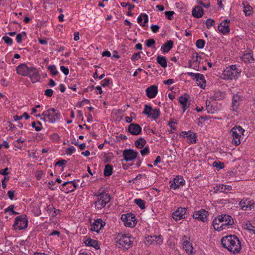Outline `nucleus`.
<instances>
[{"mask_svg": "<svg viewBox=\"0 0 255 255\" xmlns=\"http://www.w3.org/2000/svg\"><path fill=\"white\" fill-rule=\"evenodd\" d=\"M221 244L224 248L234 254L239 253L241 250L240 241L235 235H230L223 237L221 240Z\"/></svg>", "mask_w": 255, "mask_h": 255, "instance_id": "nucleus-1", "label": "nucleus"}, {"mask_svg": "<svg viewBox=\"0 0 255 255\" xmlns=\"http://www.w3.org/2000/svg\"><path fill=\"white\" fill-rule=\"evenodd\" d=\"M234 224L233 218L227 214H222L216 217L213 220L212 225L215 230L218 231L228 229Z\"/></svg>", "mask_w": 255, "mask_h": 255, "instance_id": "nucleus-2", "label": "nucleus"}, {"mask_svg": "<svg viewBox=\"0 0 255 255\" xmlns=\"http://www.w3.org/2000/svg\"><path fill=\"white\" fill-rule=\"evenodd\" d=\"M116 240L118 247L128 249L132 247L133 238L129 234L119 233L116 236Z\"/></svg>", "mask_w": 255, "mask_h": 255, "instance_id": "nucleus-3", "label": "nucleus"}, {"mask_svg": "<svg viewBox=\"0 0 255 255\" xmlns=\"http://www.w3.org/2000/svg\"><path fill=\"white\" fill-rule=\"evenodd\" d=\"M41 116H43L42 119L45 122L54 123L60 119V114L57 110L51 108L44 111Z\"/></svg>", "mask_w": 255, "mask_h": 255, "instance_id": "nucleus-4", "label": "nucleus"}, {"mask_svg": "<svg viewBox=\"0 0 255 255\" xmlns=\"http://www.w3.org/2000/svg\"><path fill=\"white\" fill-rule=\"evenodd\" d=\"M241 72V69L237 68L236 65H232L224 70L223 73V78L225 80H232L233 79L238 78Z\"/></svg>", "mask_w": 255, "mask_h": 255, "instance_id": "nucleus-5", "label": "nucleus"}, {"mask_svg": "<svg viewBox=\"0 0 255 255\" xmlns=\"http://www.w3.org/2000/svg\"><path fill=\"white\" fill-rule=\"evenodd\" d=\"M94 195L97 197V200L94 202V205L98 210H101L105 207L111 200L110 196L106 192H102L99 195L95 194Z\"/></svg>", "mask_w": 255, "mask_h": 255, "instance_id": "nucleus-6", "label": "nucleus"}, {"mask_svg": "<svg viewBox=\"0 0 255 255\" xmlns=\"http://www.w3.org/2000/svg\"><path fill=\"white\" fill-rule=\"evenodd\" d=\"M244 131L245 130L241 126H236L232 128L230 133L233 136L232 142L233 144L237 146L241 143V138Z\"/></svg>", "mask_w": 255, "mask_h": 255, "instance_id": "nucleus-7", "label": "nucleus"}, {"mask_svg": "<svg viewBox=\"0 0 255 255\" xmlns=\"http://www.w3.org/2000/svg\"><path fill=\"white\" fill-rule=\"evenodd\" d=\"M28 220L26 216L22 215L15 218L13 227L15 229L22 230L27 227Z\"/></svg>", "mask_w": 255, "mask_h": 255, "instance_id": "nucleus-8", "label": "nucleus"}, {"mask_svg": "<svg viewBox=\"0 0 255 255\" xmlns=\"http://www.w3.org/2000/svg\"><path fill=\"white\" fill-rule=\"evenodd\" d=\"M121 220L127 227H133L136 224L135 215L133 214H123L121 217Z\"/></svg>", "mask_w": 255, "mask_h": 255, "instance_id": "nucleus-9", "label": "nucleus"}, {"mask_svg": "<svg viewBox=\"0 0 255 255\" xmlns=\"http://www.w3.org/2000/svg\"><path fill=\"white\" fill-rule=\"evenodd\" d=\"M26 77H28L33 83L39 82L41 78L38 70L34 67H30Z\"/></svg>", "mask_w": 255, "mask_h": 255, "instance_id": "nucleus-10", "label": "nucleus"}, {"mask_svg": "<svg viewBox=\"0 0 255 255\" xmlns=\"http://www.w3.org/2000/svg\"><path fill=\"white\" fill-rule=\"evenodd\" d=\"M61 186H62V188L61 190L67 193L73 192L78 187V185L74 181L65 182Z\"/></svg>", "mask_w": 255, "mask_h": 255, "instance_id": "nucleus-11", "label": "nucleus"}, {"mask_svg": "<svg viewBox=\"0 0 255 255\" xmlns=\"http://www.w3.org/2000/svg\"><path fill=\"white\" fill-rule=\"evenodd\" d=\"M239 205L243 210H250L255 208V201L248 199H242L239 203Z\"/></svg>", "mask_w": 255, "mask_h": 255, "instance_id": "nucleus-12", "label": "nucleus"}, {"mask_svg": "<svg viewBox=\"0 0 255 255\" xmlns=\"http://www.w3.org/2000/svg\"><path fill=\"white\" fill-rule=\"evenodd\" d=\"M138 153L133 149H125L123 151V156L126 161H132L137 157Z\"/></svg>", "mask_w": 255, "mask_h": 255, "instance_id": "nucleus-13", "label": "nucleus"}, {"mask_svg": "<svg viewBox=\"0 0 255 255\" xmlns=\"http://www.w3.org/2000/svg\"><path fill=\"white\" fill-rule=\"evenodd\" d=\"M106 223L101 219H97L91 224L90 230L92 231L99 233L100 230L105 226Z\"/></svg>", "mask_w": 255, "mask_h": 255, "instance_id": "nucleus-14", "label": "nucleus"}, {"mask_svg": "<svg viewBox=\"0 0 255 255\" xmlns=\"http://www.w3.org/2000/svg\"><path fill=\"white\" fill-rule=\"evenodd\" d=\"M208 215V212L204 209L199 211H195L193 215V218L195 220L201 221L205 222L207 221V217Z\"/></svg>", "mask_w": 255, "mask_h": 255, "instance_id": "nucleus-15", "label": "nucleus"}, {"mask_svg": "<svg viewBox=\"0 0 255 255\" xmlns=\"http://www.w3.org/2000/svg\"><path fill=\"white\" fill-rule=\"evenodd\" d=\"M186 212L185 208L179 207L172 213V218L176 221L185 218L184 215Z\"/></svg>", "mask_w": 255, "mask_h": 255, "instance_id": "nucleus-16", "label": "nucleus"}, {"mask_svg": "<svg viewBox=\"0 0 255 255\" xmlns=\"http://www.w3.org/2000/svg\"><path fill=\"white\" fill-rule=\"evenodd\" d=\"M242 101L241 97L239 95H234L232 98L231 109L233 112H237Z\"/></svg>", "mask_w": 255, "mask_h": 255, "instance_id": "nucleus-17", "label": "nucleus"}, {"mask_svg": "<svg viewBox=\"0 0 255 255\" xmlns=\"http://www.w3.org/2000/svg\"><path fill=\"white\" fill-rule=\"evenodd\" d=\"M230 20L226 19L223 21L218 26V30L223 34H226L230 32L229 23Z\"/></svg>", "mask_w": 255, "mask_h": 255, "instance_id": "nucleus-18", "label": "nucleus"}, {"mask_svg": "<svg viewBox=\"0 0 255 255\" xmlns=\"http://www.w3.org/2000/svg\"><path fill=\"white\" fill-rule=\"evenodd\" d=\"M141 127L137 124H130L128 127V131L132 135H139L141 132Z\"/></svg>", "mask_w": 255, "mask_h": 255, "instance_id": "nucleus-19", "label": "nucleus"}, {"mask_svg": "<svg viewBox=\"0 0 255 255\" xmlns=\"http://www.w3.org/2000/svg\"><path fill=\"white\" fill-rule=\"evenodd\" d=\"M29 69L30 67L25 63L21 64L16 67L17 74L22 76H27Z\"/></svg>", "mask_w": 255, "mask_h": 255, "instance_id": "nucleus-20", "label": "nucleus"}, {"mask_svg": "<svg viewBox=\"0 0 255 255\" xmlns=\"http://www.w3.org/2000/svg\"><path fill=\"white\" fill-rule=\"evenodd\" d=\"M201 59V57L199 56L197 53H196L195 55H193L192 60L189 62V67H192L193 66L194 69L198 70L197 68L199 67Z\"/></svg>", "mask_w": 255, "mask_h": 255, "instance_id": "nucleus-21", "label": "nucleus"}, {"mask_svg": "<svg viewBox=\"0 0 255 255\" xmlns=\"http://www.w3.org/2000/svg\"><path fill=\"white\" fill-rule=\"evenodd\" d=\"M157 92L158 87L154 85L148 87L146 90V95L150 99L154 98L157 94Z\"/></svg>", "mask_w": 255, "mask_h": 255, "instance_id": "nucleus-22", "label": "nucleus"}, {"mask_svg": "<svg viewBox=\"0 0 255 255\" xmlns=\"http://www.w3.org/2000/svg\"><path fill=\"white\" fill-rule=\"evenodd\" d=\"M242 60L245 63H252L255 61L253 53L252 51L244 53L241 57Z\"/></svg>", "mask_w": 255, "mask_h": 255, "instance_id": "nucleus-23", "label": "nucleus"}, {"mask_svg": "<svg viewBox=\"0 0 255 255\" xmlns=\"http://www.w3.org/2000/svg\"><path fill=\"white\" fill-rule=\"evenodd\" d=\"M173 46V42L171 40H168L162 45L161 50L162 53H167L172 49Z\"/></svg>", "mask_w": 255, "mask_h": 255, "instance_id": "nucleus-24", "label": "nucleus"}, {"mask_svg": "<svg viewBox=\"0 0 255 255\" xmlns=\"http://www.w3.org/2000/svg\"><path fill=\"white\" fill-rule=\"evenodd\" d=\"M188 96L185 94L184 96H180L179 97V102L182 106L183 112H185L187 109L189 107V104H187L188 100Z\"/></svg>", "mask_w": 255, "mask_h": 255, "instance_id": "nucleus-25", "label": "nucleus"}, {"mask_svg": "<svg viewBox=\"0 0 255 255\" xmlns=\"http://www.w3.org/2000/svg\"><path fill=\"white\" fill-rule=\"evenodd\" d=\"M84 243L86 246L92 247L96 249H99L98 242L96 240H92L90 238H88L84 241Z\"/></svg>", "mask_w": 255, "mask_h": 255, "instance_id": "nucleus-26", "label": "nucleus"}, {"mask_svg": "<svg viewBox=\"0 0 255 255\" xmlns=\"http://www.w3.org/2000/svg\"><path fill=\"white\" fill-rule=\"evenodd\" d=\"M203 9L200 6H196L192 10V15L194 17L200 18L203 15Z\"/></svg>", "mask_w": 255, "mask_h": 255, "instance_id": "nucleus-27", "label": "nucleus"}, {"mask_svg": "<svg viewBox=\"0 0 255 255\" xmlns=\"http://www.w3.org/2000/svg\"><path fill=\"white\" fill-rule=\"evenodd\" d=\"M182 133L183 135H186L188 138L190 140V143H195L196 142L197 136L196 133H193L191 131H183Z\"/></svg>", "mask_w": 255, "mask_h": 255, "instance_id": "nucleus-28", "label": "nucleus"}, {"mask_svg": "<svg viewBox=\"0 0 255 255\" xmlns=\"http://www.w3.org/2000/svg\"><path fill=\"white\" fill-rule=\"evenodd\" d=\"M183 248L188 253L192 254L193 253V248L192 244L188 241H184L183 242Z\"/></svg>", "mask_w": 255, "mask_h": 255, "instance_id": "nucleus-29", "label": "nucleus"}, {"mask_svg": "<svg viewBox=\"0 0 255 255\" xmlns=\"http://www.w3.org/2000/svg\"><path fill=\"white\" fill-rule=\"evenodd\" d=\"M216 190L220 192L227 193L232 189L231 186L222 184L221 185L216 186Z\"/></svg>", "mask_w": 255, "mask_h": 255, "instance_id": "nucleus-30", "label": "nucleus"}, {"mask_svg": "<svg viewBox=\"0 0 255 255\" xmlns=\"http://www.w3.org/2000/svg\"><path fill=\"white\" fill-rule=\"evenodd\" d=\"M244 12L246 16H250L252 14V7L247 2H243Z\"/></svg>", "mask_w": 255, "mask_h": 255, "instance_id": "nucleus-31", "label": "nucleus"}, {"mask_svg": "<svg viewBox=\"0 0 255 255\" xmlns=\"http://www.w3.org/2000/svg\"><path fill=\"white\" fill-rule=\"evenodd\" d=\"M157 62L163 68H166L167 67V60L165 57L163 56L159 55L156 58Z\"/></svg>", "mask_w": 255, "mask_h": 255, "instance_id": "nucleus-32", "label": "nucleus"}, {"mask_svg": "<svg viewBox=\"0 0 255 255\" xmlns=\"http://www.w3.org/2000/svg\"><path fill=\"white\" fill-rule=\"evenodd\" d=\"M146 143V140L142 137H140L134 141V144L137 148H142Z\"/></svg>", "mask_w": 255, "mask_h": 255, "instance_id": "nucleus-33", "label": "nucleus"}, {"mask_svg": "<svg viewBox=\"0 0 255 255\" xmlns=\"http://www.w3.org/2000/svg\"><path fill=\"white\" fill-rule=\"evenodd\" d=\"M113 173V166L110 164H107L105 166L104 175L105 176H110Z\"/></svg>", "mask_w": 255, "mask_h": 255, "instance_id": "nucleus-34", "label": "nucleus"}, {"mask_svg": "<svg viewBox=\"0 0 255 255\" xmlns=\"http://www.w3.org/2000/svg\"><path fill=\"white\" fill-rule=\"evenodd\" d=\"M224 97L223 93L220 91H216L212 96L211 98L215 101L222 100Z\"/></svg>", "mask_w": 255, "mask_h": 255, "instance_id": "nucleus-35", "label": "nucleus"}, {"mask_svg": "<svg viewBox=\"0 0 255 255\" xmlns=\"http://www.w3.org/2000/svg\"><path fill=\"white\" fill-rule=\"evenodd\" d=\"M134 202L141 209H144L145 208V201L141 199H135Z\"/></svg>", "mask_w": 255, "mask_h": 255, "instance_id": "nucleus-36", "label": "nucleus"}, {"mask_svg": "<svg viewBox=\"0 0 255 255\" xmlns=\"http://www.w3.org/2000/svg\"><path fill=\"white\" fill-rule=\"evenodd\" d=\"M160 111L159 109H152V111L151 112V116H152V119L154 120L157 119L160 116Z\"/></svg>", "mask_w": 255, "mask_h": 255, "instance_id": "nucleus-37", "label": "nucleus"}, {"mask_svg": "<svg viewBox=\"0 0 255 255\" xmlns=\"http://www.w3.org/2000/svg\"><path fill=\"white\" fill-rule=\"evenodd\" d=\"M152 111V108L150 106L145 105L144 106V109L143 111V114L147 115L148 117L151 116V112Z\"/></svg>", "mask_w": 255, "mask_h": 255, "instance_id": "nucleus-38", "label": "nucleus"}, {"mask_svg": "<svg viewBox=\"0 0 255 255\" xmlns=\"http://www.w3.org/2000/svg\"><path fill=\"white\" fill-rule=\"evenodd\" d=\"M48 70L53 76H55L58 73V71L57 70L56 66L54 65L49 66L48 67Z\"/></svg>", "mask_w": 255, "mask_h": 255, "instance_id": "nucleus-39", "label": "nucleus"}, {"mask_svg": "<svg viewBox=\"0 0 255 255\" xmlns=\"http://www.w3.org/2000/svg\"><path fill=\"white\" fill-rule=\"evenodd\" d=\"M196 79L197 81H200L201 82L203 83V84H201L200 85V87L201 88L203 87L204 84V86H205L206 81L205 79V77L203 74L199 73L198 75H197V77H196Z\"/></svg>", "mask_w": 255, "mask_h": 255, "instance_id": "nucleus-40", "label": "nucleus"}, {"mask_svg": "<svg viewBox=\"0 0 255 255\" xmlns=\"http://www.w3.org/2000/svg\"><path fill=\"white\" fill-rule=\"evenodd\" d=\"M205 44V41L203 39H200L196 41V46L199 49H202L204 48Z\"/></svg>", "mask_w": 255, "mask_h": 255, "instance_id": "nucleus-41", "label": "nucleus"}, {"mask_svg": "<svg viewBox=\"0 0 255 255\" xmlns=\"http://www.w3.org/2000/svg\"><path fill=\"white\" fill-rule=\"evenodd\" d=\"M178 181H179V179L174 178V179L173 180V182L170 185V188L173 189L174 190L178 188L179 187V185L178 184H177Z\"/></svg>", "mask_w": 255, "mask_h": 255, "instance_id": "nucleus-42", "label": "nucleus"}, {"mask_svg": "<svg viewBox=\"0 0 255 255\" xmlns=\"http://www.w3.org/2000/svg\"><path fill=\"white\" fill-rule=\"evenodd\" d=\"M24 35L26 36V33L24 31L21 32V33H18L16 36V40L18 43H21L22 42V36Z\"/></svg>", "mask_w": 255, "mask_h": 255, "instance_id": "nucleus-43", "label": "nucleus"}, {"mask_svg": "<svg viewBox=\"0 0 255 255\" xmlns=\"http://www.w3.org/2000/svg\"><path fill=\"white\" fill-rule=\"evenodd\" d=\"M2 40L8 45H11L13 43L12 39L7 36H3Z\"/></svg>", "mask_w": 255, "mask_h": 255, "instance_id": "nucleus-44", "label": "nucleus"}, {"mask_svg": "<svg viewBox=\"0 0 255 255\" xmlns=\"http://www.w3.org/2000/svg\"><path fill=\"white\" fill-rule=\"evenodd\" d=\"M214 167H216L218 169H221L224 167V164L220 162L214 161L213 163Z\"/></svg>", "mask_w": 255, "mask_h": 255, "instance_id": "nucleus-45", "label": "nucleus"}, {"mask_svg": "<svg viewBox=\"0 0 255 255\" xmlns=\"http://www.w3.org/2000/svg\"><path fill=\"white\" fill-rule=\"evenodd\" d=\"M211 102L210 101L207 100L206 102V109L208 113L213 114L214 113V111H212V106H210Z\"/></svg>", "mask_w": 255, "mask_h": 255, "instance_id": "nucleus-46", "label": "nucleus"}, {"mask_svg": "<svg viewBox=\"0 0 255 255\" xmlns=\"http://www.w3.org/2000/svg\"><path fill=\"white\" fill-rule=\"evenodd\" d=\"M215 23V21L211 18L208 19L206 21V27L208 29H209L211 26L213 25Z\"/></svg>", "mask_w": 255, "mask_h": 255, "instance_id": "nucleus-47", "label": "nucleus"}, {"mask_svg": "<svg viewBox=\"0 0 255 255\" xmlns=\"http://www.w3.org/2000/svg\"><path fill=\"white\" fill-rule=\"evenodd\" d=\"M141 58L140 52L135 53L132 56L131 59L133 61H135Z\"/></svg>", "mask_w": 255, "mask_h": 255, "instance_id": "nucleus-48", "label": "nucleus"}, {"mask_svg": "<svg viewBox=\"0 0 255 255\" xmlns=\"http://www.w3.org/2000/svg\"><path fill=\"white\" fill-rule=\"evenodd\" d=\"M76 150L74 146H70L68 147L66 150V153L67 155H71L73 153H74Z\"/></svg>", "mask_w": 255, "mask_h": 255, "instance_id": "nucleus-49", "label": "nucleus"}, {"mask_svg": "<svg viewBox=\"0 0 255 255\" xmlns=\"http://www.w3.org/2000/svg\"><path fill=\"white\" fill-rule=\"evenodd\" d=\"M149 153V148L148 146L144 147V149L140 150V153L142 156H144L147 155Z\"/></svg>", "mask_w": 255, "mask_h": 255, "instance_id": "nucleus-50", "label": "nucleus"}, {"mask_svg": "<svg viewBox=\"0 0 255 255\" xmlns=\"http://www.w3.org/2000/svg\"><path fill=\"white\" fill-rule=\"evenodd\" d=\"M110 78H105L101 82V84L102 86L106 87L110 84Z\"/></svg>", "mask_w": 255, "mask_h": 255, "instance_id": "nucleus-51", "label": "nucleus"}, {"mask_svg": "<svg viewBox=\"0 0 255 255\" xmlns=\"http://www.w3.org/2000/svg\"><path fill=\"white\" fill-rule=\"evenodd\" d=\"M210 117L208 116H202L199 118V123L202 124L203 122L210 119Z\"/></svg>", "mask_w": 255, "mask_h": 255, "instance_id": "nucleus-52", "label": "nucleus"}, {"mask_svg": "<svg viewBox=\"0 0 255 255\" xmlns=\"http://www.w3.org/2000/svg\"><path fill=\"white\" fill-rule=\"evenodd\" d=\"M155 43V41L153 39H149L146 41V46L148 47H151L152 45H154Z\"/></svg>", "mask_w": 255, "mask_h": 255, "instance_id": "nucleus-53", "label": "nucleus"}, {"mask_svg": "<svg viewBox=\"0 0 255 255\" xmlns=\"http://www.w3.org/2000/svg\"><path fill=\"white\" fill-rule=\"evenodd\" d=\"M53 91L52 89H48L44 91V95L48 97H51L53 95Z\"/></svg>", "mask_w": 255, "mask_h": 255, "instance_id": "nucleus-54", "label": "nucleus"}, {"mask_svg": "<svg viewBox=\"0 0 255 255\" xmlns=\"http://www.w3.org/2000/svg\"><path fill=\"white\" fill-rule=\"evenodd\" d=\"M174 14V12L173 11H166L165 12V14L167 16V18L169 20H171L172 17V15Z\"/></svg>", "mask_w": 255, "mask_h": 255, "instance_id": "nucleus-55", "label": "nucleus"}, {"mask_svg": "<svg viewBox=\"0 0 255 255\" xmlns=\"http://www.w3.org/2000/svg\"><path fill=\"white\" fill-rule=\"evenodd\" d=\"M150 28L153 33H156L159 31L160 27L158 25H152Z\"/></svg>", "mask_w": 255, "mask_h": 255, "instance_id": "nucleus-56", "label": "nucleus"}, {"mask_svg": "<svg viewBox=\"0 0 255 255\" xmlns=\"http://www.w3.org/2000/svg\"><path fill=\"white\" fill-rule=\"evenodd\" d=\"M60 70L64 74V75H68L69 71L68 68L65 67L64 66H61L60 67Z\"/></svg>", "mask_w": 255, "mask_h": 255, "instance_id": "nucleus-57", "label": "nucleus"}, {"mask_svg": "<svg viewBox=\"0 0 255 255\" xmlns=\"http://www.w3.org/2000/svg\"><path fill=\"white\" fill-rule=\"evenodd\" d=\"M67 163V161L64 159H61L59 160L55 163V165H58L59 166H65Z\"/></svg>", "mask_w": 255, "mask_h": 255, "instance_id": "nucleus-58", "label": "nucleus"}, {"mask_svg": "<svg viewBox=\"0 0 255 255\" xmlns=\"http://www.w3.org/2000/svg\"><path fill=\"white\" fill-rule=\"evenodd\" d=\"M14 207V206L13 205H10L8 207L5 209L4 212L5 213L7 212H9V213H12V212H13Z\"/></svg>", "mask_w": 255, "mask_h": 255, "instance_id": "nucleus-59", "label": "nucleus"}, {"mask_svg": "<svg viewBox=\"0 0 255 255\" xmlns=\"http://www.w3.org/2000/svg\"><path fill=\"white\" fill-rule=\"evenodd\" d=\"M5 180H9V177H6L4 176V178L2 179L1 182H2V187L3 189H5L6 187V184L5 182Z\"/></svg>", "mask_w": 255, "mask_h": 255, "instance_id": "nucleus-60", "label": "nucleus"}, {"mask_svg": "<svg viewBox=\"0 0 255 255\" xmlns=\"http://www.w3.org/2000/svg\"><path fill=\"white\" fill-rule=\"evenodd\" d=\"M8 168L7 167L4 168V169L0 170V174L3 175H7L8 174Z\"/></svg>", "mask_w": 255, "mask_h": 255, "instance_id": "nucleus-61", "label": "nucleus"}, {"mask_svg": "<svg viewBox=\"0 0 255 255\" xmlns=\"http://www.w3.org/2000/svg\"><path fill=\"white\" fill-rule=\"evenodd\" d=\"M14 191L13 190H9L7 192L8 196L10 200H13L14 198Z\"/></svg>", "mask_w": 255, "mask_h": 255, "instance_id": "nucleus-62", "label": "nucleus"}, {"mask_svg": "<svg viewBox=\"0 0 255 255\" xmlns=\"http://www.w3.org/2000/svg\"><path fill=\"white\" fill-rule=\"evenodd\" d=\"M174 83V80L173 79H169L167 80H164L163 81V83L165 84V85H171L173 83Z\"/></svg>", "mask_w": 255, "mask_h": 255, "instance_id": "nucleus-63", "label": "nucleus"}, {"mask_svg": "<svg viewBox=\"0 0 255 255\" xmlns=\"http://www.w3.org/2000/svg\"><path fill=\"white\" fill-rule=\"evenodd\" d=\"M51 138L53 140L58 141L60 139V136L57 133H54L51 135Z\"/></svg>", "mask_w": 255, "mask_h": 255, "instance_id": "nucleus-64", "label": "nucleus"}]
</instances>
